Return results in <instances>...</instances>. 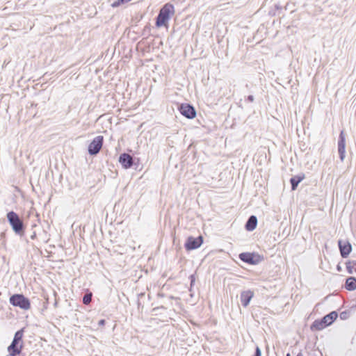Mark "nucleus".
Instances as JSON below:
<instances>
[{
	"label": "nucleus",
	"mask_w": 356,
	"mask_h": 356,
	"mask_svg": "<svg viewBox=\"0 0 356 356\" xmlns=\"http://www.w3.org/2000/svg\"><path fill=\"white\" fill-rule=\"evenodd\" d=\"M24 332V328H22L15 332L11 344L8 347L9 353L8 356H17L21 353L24 346L22 341Z\"/></svg>",
	"instance_id": "1"
},
{
	"label": "nucleus",
	"mask_w": 356,
	"mask_h": 356,
	"mask_svg": "<svg viewBox=\"0 0 356 356\" xmlns=\"http://www.w3.org/2000/svg\"><path fill=\"white\" fill-rule=\"evenodd\" d=\"M175 13L174 6L171 3L165 4L160 10L156 17V26L161 27L165 26L170 17Z\"/></svg>",
	"instance_id": "2"
},
{
	"label": "nucleus",
	"mask_w": 356,
	"mask_h": 356,
	"mask_svg": "<svg viewBox=\"0 0 356 356\" xmlns=\"http://www.w3.org/2000/svg\"><path fill=\"white\" fill-rule=\"evenodd\" d=\"M338 316V314L337 312L333 311L330 314L325 315L321 320H316L312 325V329H315L316 330H321L326 327L327 326L331 325L334 320L337 319Z\"/></svg>",
	"instance_id": "3"
},
{
	"label": "nucleus",
	"mask_w": 356,
	"mask_h": 356,
	"mask_svg": "<svg viewBox=\"0 0 356 356\" xmlns=\"http://www.w3.org/2000/svg\"><path fill=\"white\" fill-rule=\"evenodd\" d=\"M7 218L13 231L21 234L24 230V224L19 216L14 211H10L7 213Z\"/></svg>",
	"instance_id": "4"
},
{
	"label": "nucleus",
	"mask_w": 356,
	"mask_h": 356,
	"mask_svg": "<svg viewBox=\"0 0 356 356\" xmlns=\"http://www.w3.org/2000/svg\"><path fill=\"white\" fill-rule=\"evenodd\" d=\"M10 302L15 307L28 310L31 307L29 300L22 294H15L10 296Z\"/></svg>",
	"instance_id": "5"
},
{
	"label": "nucleus",
	"mask_w": 356,
	"mask_h": 356,
	"mask_svg": "<svg viewBox=\"0 0 356 356\" xmlns=\"http://www.w3.org/2000/svg\"><path fill=\"white\" fill-rule=\"evenodd\" d=\"M104 138L102 136L95 137L88 145V152L90 155H95L99 153L103 145Z\"/></svg>",
	"instance_id": "6"
},
{
	"label": "nucleus",
	"mask_w": 356,
	"mask_h": 356,
	"mask_svg": "<svg viewBox=\"0 0 356 356\" xmlns=\"http://www.w3.org/2000/svg\"><path fill=\"white\" fill-rule=\"evenodd\" d=\"M180 113L188 119H193L196 116L194 107L188 104H183L179 107Z\"/></svg>",
	"instance_id": "7"
},
{
	"label": "nucleus",
	"mask_w": 356,
	"mask_h": 356,
	"mask_svg": "<svg viewBox=\"0 0 356 356\" xmlns=\"http://www.w3.org/2000/svg\"><path fill=\"white\" fill-rule=\"evenodd\" d=\"M203 242L202 237L198 236L197 238H193L192 236L188 237L186 243L185 248L188 250H191L199 248Z\"/></svg>",
	"instance_id": "8"
},
{
	"label": "nucleus",
	"mask_w": 356,
	"mask_h": 356,
	"mask_svg": "<svg viewBox=\"0 0 356 356\" xmlns=\"http://www.w3.org/2000/svg\"><path fill=\"white\" fill-rule=\"evenodd\" d=\"M338 152L341 161H343L346 156V138L343 131H341L339 134L338 140Z\"/></svg>",
	"instance_id": "9"
},
{
	"label": "nucleus",
	"mask_w": 356,
	"mask_h": 356,
	"mask_svg": "<svg viewBox=\"0 0 356 356\" xmlns=\"http://www.w3.org/2000/svg\"><path fill=\"white\" fill-rule=\"evenodd\" d=\"M254 253L243 252L239 254V259L245 263L249 264H257L259 261V256H257Z\"/></svg>",
	"instance_id": "10"
},
{
	"label": "nucleus",
	"mask_w": 356,
	"mask_h": 356,
	"mask_svg": "<svg viewBox=\"0 0 356 356\" xmlns=\"http://www.w3.org/2000/svg\"><path fill=\"white\" fill-rule=\"evenodd\" d=\"M338 245L341 256L343 258H346L352 250L351 244L348 241H343L342 240H339L338 241Z\"/></svg>",
	"instance_id": "11"
},
{
	"label": "nucleus",
	"mask_w": 356,
	"mask_h": 356,
	"mask_svg": "<svg viewBox=\"0 0 356 356\" xmlns=\"http://www.w3.org/2000/svg\"><path fill=\"white\" fill-rule=\"evenodd\" d=\"M119 162L121 163L122 166L125 169L130 168L134 163L132 156L127 153H123L120 154L119 157Z\"/></svg>",
	"instance_id": "12"
},
{
	"label": "nucleus",
	"mask_w": 356,
	"mask_h": 356,
	"mask_svg": "<svg viewBox=\"0 0 356 356\" xmlns=\"http://www.w3.org/2000/svg\"><path fill=\"white\" fill-rule=\"evenodd\" d=\"M253 296H254V293L250 290L244 291L241 292L240 298H241V302L242 305L243 307H246L249 305Z\"/></svg>",
	"instance_id": "13"
},
{
	"label": "nucleus",
	"mask_w": 356,
	"mask_h": 356,
	"mask_svg": "<svg viewBox=\"0 0 356 356\" xmlns=\"http://www.w3.org/2000/svg\"><path fill=\"white\" fill-rule=\"evenodd\" d=\"M257 225V218L255 216H251L248 219L245 227L248 231H253Z\"/></svg>",
	"instance_id": "14"
},
{
	"label": "nucleus",
	"mask_w": 356,
	"mask_h": 356,
	"mask_svg": "<svg viewBox=\"0 0 356 356\" xmlns=\"http://www.w3.org/2000/svg\"><path fill=\"white\" fill-rule=\"evenodd\" d=\"M305 178V175L303 174L298 175L297 176L293 177L290 179V183L291 184V189L293 191L296 190L298 187L299 183L303 180Z\"/></svg>",
	"instance_id": "15"
},
{
	"label": "nucleus",
	"mask_w": 356,
	"mask_h": 356,
	"mask_svg": "<svg viewBox=\"0 0 356 356\" xmlns=\"http://www.w3.org/2000/svg\"><path fill=\"white\" fill-rule=\"evenodd\" d=\"M346 289L348 291H353L356 289V278L350 277L346 279Z\"/></svg>",
	"instance_id": "16"
},
{
	"label": "nucleus",
	"mask_w": 356,
	"mask_h": 356,
	"mask_svg": "<svg viewBox=\"0 0 356 356\" xmlns=\"http://www.w3.org/2000/svg\"><path fill=\"white\" fill-rule=\"evenodd\" d=\"M346 268L349 273H353V269L356 267L355 261H348L346 262Z\"/></svg>",
	"instance_id": "17"
},
{
	"label": "nucleus",
	"mask_w": 356,
	"mask_h": 356,
	"mask_svg": "<svg viewBox=\"0 0 356 356\" xmlns=\"http://www.w3.org/2000/svg\"><path fill=\"white\" fill-rule=\"evenodd\" d=\"M92 300V293H86L83 298V303L88 305Z\"/></svg>",
	"instance_id": "18"
},
{
	"label": "nucleus",
	"mask_w": 356,
	"mask_h": 356,
	"mask_svg": "<svg viewBox=\"0 0 356 356\" xmlns=\"http://www.w3.org/2000/svg\"><path fill=\"white\" fill-rule=\"evenodd\" d=\"M348 318V313L346 312H343L340 314V318L342 320H345Z\"/></svg>",
	"instance_id": "19"
},
{
	"label": "nucleus",
	"mask_w": 356,
	"mask_h": 356,
	"mask_svg": "<svg viewBox=\"0 0 356 356\" xmlns=\"http://www.w3.org/2000/svg\"><path fill=\"white\" fill-rule=\"evenodd\" d=\"M261 350L258 346H257L256 349H255L254 355L253 356H261Z\"/></svg>",
	"instance_id": "20"
},
{
	"label": "nucleus",
	"mask_w": 356,
	"mask_h": 356,
	"mask_svg": "<svg viewBox=\"0 0 356 356\" xmlns=\"http://www.w3.org/2000/svg\"><path fill=\"white\" fill-rule=\"evenodd\" d=\"M190 279H191V286H192L193 284H194L195 282V276L193 275H191L190 276Z\"/></svg>",
	"instance_id": "21"
},
{
	"label": "nucleus",
	"mask_w": 356,
	"mask_h": 356,
	"mask_svg": "<svg viewBox=\"0 0 356 356\" xmlns=\"http://www.w3.org/2000/svg\"><path fill=\"white\" fill-rule=\"evenodd\" d=\"M98 325L99 326H104L105 325V320L104 319H102L99 321L98 323Z\"/></svg>",
	"instance_id": "22"
},
{
	"label": "nucleus",
	"mask_w": 356,
	"mask_h": 356,
	"mask_svg": "<svg viewBox=\"0 0 356 356\" xmlns=\"http://www.w3.org/2000/svg\"><path fill=\"white\" fill-rule=\"evenodd\" d=\"M248 100L249 102H252L254 101V97H253L252 95H249V96L248 97Z\"/></svg>",
	"instance_id": "23"
},
{
	"label": "nucleus",
	"mask_w": 356,
	"mask_h": 356,
	"mask_svg": "<svg viewBox=\"0 0 356 356\" xmlns=\"http://www.w3.org/2000/svg\"><path fill=\"white\" fill-rule=\"evenodd\" d=\"M337 268L338 271H341V267L339 265L337 266Z\"/></svg>",
	"instance_id": "24"
},
{
	"label": "nucleus",
	"mask_w": 356,
	"mask_h": 356,
	"mask_svg": "<svg viewBox=\"0 0 356 356\" xmlns=\"http://www.w3.org/2000/svg\"><path fill=\"white\" fill-rule=\"evenodd\" d=\"M297 356H304L303 354L302 353H299Z\"/></svg>",
	"instance_id": "25"
},
{
	"label": "nucleus",
	"mask_w": 356,
	"mask_h": 356,
	"mask_svg": "<svg viewBox=\"0 0 356 356\" xmlns=\"http://www.w3.org/2000/svg\"><path fill=\"white\" fill-rule=\"evenodd\" d=\"M286 356H291V355L289 353H287Z\"/></svg>",
	"instance_id": "26"
}]
</instances>
